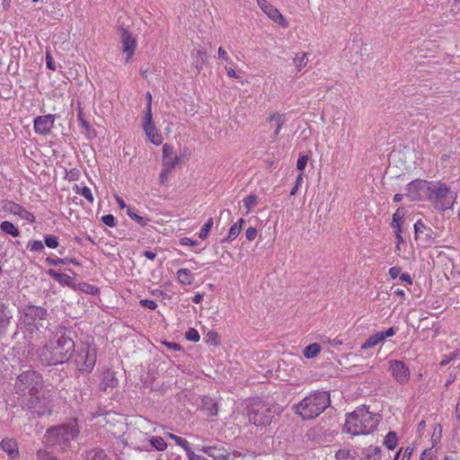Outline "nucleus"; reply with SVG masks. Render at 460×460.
<instances>
[{
    "label": "nucleus",
    "mask_w": 460,
    "mask_h": 460,
    "mask_svg": "<svg viewBox=\"0 0 460 460\" xmlns=\"http://www.w3.org/2000/svg\"><path fill=\"white\" fill-rule=\"evenodd\" d=\"M150 121H153V118H152V104L151 103H147L146 107V111H145V116H144L143 122H150Z\"/></svg>",
    "instance_id": "nucleus-57"
},
{
    "label": "nucleus",
    "mask_w": 460,
    "mask_h": 460,
    "mask_svg": "<svg viewBox=\"0 0 460 460\" xmlns=\"http://www.w3.org/2000/svg\"><path fill=\"white\" fill-rule=\"evenodd\" d=\"M180 243L181 245H190V246H193V245H197L198 244V242L196 240H192L190 238H188V237H183L180 240Z\"/></svg>",
    "instance_id": "nucleus-61"
},
{
    "label": "nucleus",
    "mask_w": 460,
    "mask_h": 460,
    "mask_svg": "<svg viewBox=\"0 0 460 460\" xmlns=\"http://www.w3.org/2000/svg\"><path fill=\"white\" fill-rule=\"evenodd\" d=\"M0 447L4 452H6L11 456L18 453L16 442L12 438L3 439L2 442L0 443Z\"/></svg>",
    "instance_id": "nucleus-28"
},
{
    "label": "nucleus",
    "mask_w": 460,
    "mask_h": 460,
    "mask_svg": "<svg viewBox=\"0 0 460 460\" xmlns=\"http://www.w3.org/2000/svg\"><path fill=\"white\" fill-rule=\"evenodd\" d=\"M79 434L75 420L50 427L47 429L43 439L47 447H57L62 451L71 448V442Z\"/></svg>",
    "instance_id": "nucleus-4"
},
{
    "label": "nucleus",
    "mask_w": 460,
    "mask_h": 460,
    "mask_svg": "<svg viewBox=\"0 0 460 460\" xmlns=\"http://www.w3.org/2000/svg\"><path fill=\"white\" fill-rule=\"evenodd\" d=\"M47 274L56 279L60 285L75 289V283L70 276L58 272L53 269H49Z\"/></svg>",
    "instance_id": "nucleus-22"
},
{
    "label": "nucleus",
    "mask_w": 460,
    "mask_h": 460,
    "mask_svg": "<svg viewBox=\"0 0 460 460\" xmlns=\"http://www.w3.org/2000/svg\"><path fill=\"white\" fill-rule=\"evenodd\" d=\"M414 234L416 240L420 237L421 234H424V241L427 243H431L433 241L432 229L428 227L420 219L414 224Z\"/></svg>",
    "instance_id": "nucleus-23"
},
{
    "label": "nucleus",
    "mask_w": 460,
    "mask_h": 460,
    "mask_svg": "<svg viewBox=\"0 0 460 460\" xmlns=\"http://www.w3.org/2000/svg\"><path fill=\"white\" fill-rule=\"evenodd\" d=\"M201 451L212 457L214 460H228L230 453L223 447L216 446L202 447Z\"/></svg>",
    "instance_id": "nucleus-21"
},
{
    "label": "nucleus",
    "mask_w": 460,
    "mask_h": 460,
    "mask_svg": "<svg viewBox=\"0 0 460 460\" xmlns=\"http://www.w3.org/2000/svg\"><path fill=\"white\" fill-rule=\"evenodd\" d=\"M12 319V310L8 305L0 302V339L5 336Z\"/></svg>",
    "instance_id": "nucleus-17"
},
{
    "label": "nucleus",
    "mask_w": 460,
    "mask_h": 460,
    "mask_svg": "<svg viewBox=\"0 0 460 460\" xmlns=\"http://www.w3.org/2000/svg\"><path fill=\"white\" fill-rule=\"evenodd\" d=\"M0 230L6 234H10L13 237H17L20 234V231L15 227V226L9 221H3L0 223Z\"/></svg>",
    "instance_id": "nucleus-32"
},
{
    "label": "nucleus",
    "mask_w": 460,
    "mask_h": 460,
    "mask_svg": "<svg viewBox=\"0 0 460 460\" xmlns=\"http://www.w3.org/2000/svg\"><path fill=\"white\" fill-rule=\"evenodd\" d=\"M389 370L393 377L400 385L406 384L410 379V369L403 361L391 360L389 362Z\"/></svg>",
    "instance_id": "nucleus-13"
},
{
    "label": "nucleus",
    "mask_w": 460,
    "mask_h": 460,
    "mask_svg": "<svg viewBox=\"0 0 460 460\" xmlns=\"http://www.w3.org/2000/svg\"><path fill=\"white\" fill-rule=\"evenodd\" d=\"M74 290H78L90 295H95L99 292V288L96 286L88 284L86 282H80L75 284Z\"/></svg>",
    "instance_id": "nucleus-33"
},
{
    "label": "nucleus",
    "mask_w": 460,
    "mask_h": 460,
    "mask_svg": "<svg viewBox=\"0 0 460 460\" xmlns=\"http://www.w3.org/2000/svg\"><path fill=\"white\" fill-rule=\"evenodd\" d=\"M186 455H187V457L189 460H207L206 458H204L203 456H199V455H196L192 450L191 448L190 447L187 451H186Z\"/></svg>",
    "instance_id": "nucleus-59"
},
{
    "label": "nucleus",
    "mask_w": 460,
    "mask_h": 460,
    "mask_svg": "<svg viewBox=\"0 0 460 460\" xmlns=\"http://www.w3.org/2000/svg\"><path fill=\"white\" fill-rule=\"evenodd\" d=\"M431 184L432 181L420 179L414 180L408 183L406 196L411 200L427 199Z\"/></svg>",
    "instance_id": "nucleus-11"
},
{
    "label": "nucleus",
    "mask_w": 460,
    "mask_h": 460,
    "mask_svg": "<svg viewBox=\"0 0 460 460\" xmlns=\"http://www.w3.org/2000/svg\"><path fill=\"white\" fill-rule=\"evenodd\" d=\"M240 232H241V226L233 225L229 229L227 236L226 238H224L222 240V242L224 243V242L234 240L239 235Z\"/></svg>",
    "instance_id": "nucleus-45"
},
{
    "label": "nucleus",
    "mask_w": 460,
    "mask_h": 460,
    "mask_svg": "<svg viewBox=\"0 0 460 460\" xmlns=\"http://www.w3.org/2000/svg\"><path fill=\"white\" fill-rule=\"evenodd\" d=\"M167 436H168V438H170L172 440H174V442L178 446L182 447L185 452L190 447L189 442L185 438H183L181 437H179V436H176V435H174L172 433H168Z\"/></svg>",
    "instance_id": "nucleus-42"
},
{
    "label": "nucleus",
    "mask_w": 460,
    "mask_h": 460,
    "mask_svg": "<svg viewBox=\"0 0 460 460\" xmlns=\"http://www.w3.org/2000/svg\"><path fill=\"white\" fill-rule=\"evenodd\" d=\"M396 251H400V244L404 242L402 232H395Z\"/></svg>",
    "instance_id": "nucleus-63"
},
{
    "label": "nucleus",
    "mask_w": 460,
    "mask_h": 460,
    "mask_svg": "<svg viewBox=\"0 0 460 460\" xmlns=\"http://www.w3.org/2000/svg\"><path fill=\"white\" fill-rule=\"evenodd\" d=\"M398 442L397 434L394 431H389L384 439V445L390 450H394Z\"/></svg>",
    "instance_id": "nucleus-36"
},
{
    "label": "nucleus",
    "mask_w": 460,
    "mask_h": 460,
    "mask_svg": "<svg viewBox=\"0 0 460 460\" xmlns=\"http://www.w3.org/2000/svg\"><path fill=\"white\" fill-rule=\"evenodd\" d=\"M44 243L50 249H56L59 245L58 237L53 234H45Z\"/></svg>",
    "instance_id": "nucleus-43"
},
{
    "label": "nucleus",
    "mask_w": 460,
    "mask_h": 460,
    "mask_svg": "<svg viewBox=\"0 0 460 460\" xmlns=\"http://www.w3.org/2000/svg\"><path fill=\"white\" fill-rule=\"evenodd\" d=\"M293 63H294L296 68L297 69V71H300L308 63L307 53H305V52L296 53L295 58H293Z\"/></svg>",
    "instance_id": "nucleus-35"
},
{
    "label": "nucleus",
    "mask_w": 460,
    "mask_h": 460,
    "mask_svg": "<svg viewBox=\"0 0 460 460\" xmlns=\"http://www.w3.org/2000/svg\"><path fill=\"white\" fill-rule=\"evenodd\" d=\"M404 215L405 213L402 208H398L393 215V221L391 226L395 230V232H402Z\"/></svg>",
    "instance_id": "nucleus-25"
},
{
    "label": "nucleus",
    "mask_w": 460,
    "mask_h": 460,
    "mask_svg": "<svg viewBox=\"0 0 460 460\" xmlns=\"http://www.w3.org/2000/svg\"><path fill=\"white\" fill-rule=\"evenodd\" d=\"M381 334L384 336V340L388 337H392L395 334V329L394 327L389 328L385 332H380Z\"/></svg>",
    "instance_id": "nucleus-64"
},
{
    "label": "nucleus",
    "mask_w": 460,
    "mask_h": 460,
    "mask_svg": "<svg viewBox=\"0 0 460 460\" xmlns=\"http://www.w3.org/2000/svg\"><path fill=\"white\" fill-rule=\"evenodd\" d=\"M257 4L262 12L276 23L279 24L283 28L288 27V22L281 14V13L270 4L267 0H257Z\"/></svg>",
    "instance_id": "nucleus-14"
},
{
    "label": "nucleus",
    "mask_w": 460,
    "mask_h": 460,
    "mask_svg": "<svg viewBox=\"0 0 460 460\" xmlns=\"http://www.w3.org/2000/svg\"><path fill=\"white\" fill-rule=\"evenodd\" d=\"M307 162H308L307 155H300L296 162V168L299 171H303L305 168Z\"/></svg>",
    "instance_id": "nucleus-55"
},
{
    "label": "nucleus",
    "mask_w": 460,
    "mask_h": 460,
    "mask_svg": "<svg viewBox=\"0 0 460 460\" xmlns=\"http://www.w3.org/2000/svg\"><path fill=\"white\" fill-rule=\"evenodd\" d=\"M245 236L248 241H253L257 236V229L252 226L248 227L245 232Z\"/></svg>",
    "instance_id": "nucleus-56"
},
{
    "label": "nucleus",
    "mask_w": 460,
    "mask_h": 460,
    "mask_svg": "<svg viewBox=\"0 0 460 460\" xmlns=\"http://www.w3.org/2000/svg\"><path fill=\"white\" fill-rule=\"evenodd\" d=\"M27 248H29L31 252H40L44 250V244L40 240H35L32 242H29Z\"/></svg>",
    "instance_id": "nucleus-47"
},
{
    "label": "nucleus",
    "mask_w": 460,
    "mask_h": 460,
    "mask_svg": "<svg viewBox=\"0 0 460 460\" xmlns=\"http://www.w3.org/2000/svg\"><path fill=\"white\" fill-rule=\"evenodd\" d=\"M456 193L440 181H432L427 199L439 211L451 209L456 199Z\"/></svg>",
    "instance_id": "nucleus-6"
},
{
    "label": "nucleus",
    "mask_w": 460,
    "mask_h": 460,
    "mask_svg": "<svg viewBox=\"0 0 460 460\" xmlns=\"http://www.w3.org/2000/svg\"><path fill=\"white\" fill-rule=\"evenodd\" d=\"M213 226V218L210 217L205 225L202 226L201 230L199 233V237L200 239H206L208 236L209 231Z\"/></svg>",
    "instance_id": "nucleus-44"
},
{
    "label": "nucleus",
    "mask_w": 460,
    "mask_h": 460,
    "mask_svg": "<svg viewBox=\"0 0 460 460\" xmlns=\"http://www.w3.org/2000/svg\"><path fill=\"white\" fill-rule=\"evenodd\" d=\"M258 204V196L254 194L248 195L243 199V206L246 208L248 214L256 205Z\"/></svg>",
    "instance_id": "nucleus-40"
},
{
    "label": "nucleus",
    "mask_w": 460,
    "mask_h": 460,
    "mask_svg": "<svg viewBox=\"0 0 460 460\" xmlns=\"http://www.w3.org/2000/svg\"><path fill=\"white\" fill-rule=\"evenodd\" d=\"M203 410L208 416L213 417L217 415V404L211 399H208L203 403Z\"/></svg>",
    "instance_id": "nucleus-37"
},
{
    "label": "nucleus",
    "mask_w": 460,
    "mask_h": 460,
    "mask_svg": "<svg viewBox=\"0 0 460 460\" xmlns=\"http://www.w3.org/2000/svg\"><path fill=\"white\" fill-rule=\"evenodd\" d=\"M14 350H20L23 349V358H20V361L27 360L30 355L31 354V351L33 350V345L31 342H25L23 346L18 345L16 348L13 349Z\"/></svg>",
    "instance_id": "nucleus-41"
},
{
    "label": "nucleus",
    "mask_w": 460,
    "mask_h": 460,
    "mask_svg": "<svg viewBox=\"0 0 460 460\" xmlns=\"http://www.w3.org/2000/svg\"><path fill=\"white\" fill-rule=\"evenodd\" d=\"M143 129L150 142L153 144L159 146L163 142V137L158 132L156 127L155 126L153 121L150 122H143Z\"/></svg>",
    "instance_id": "nucleus-19"
},
{
    "label": "nucleus",
    "mask_w": 460,
    "mask_h": 460,
    "mask_svg": "<svg viewBox=\"0 0 460 460\" xmlns=\"http://www.w3.org/2000/svg\"><path fill=\"white\" fill-rule=\"evenodd\" d=\"M74 190L75 191V193L84 197L90 203L93 202V196L92 194L90 188H88L87 186L80 187L79 185L75 184L74 187Z\"/></svg>",
    "instance_id": "nucleus-38"
},
{
    "label": "nucleus",
    "mask_w": 460,
    "mask_h": 460,
    "mask_svg": "<svg viewBox=\"0 0 460 460\" xmlns=\"http://www.w3.org/2000/svg\"><path fill=\"white\" fill-rule=\"evenodd\" d=\"M127 214L131 219L135 220L141 226H146L149 222V218L139 216L137 213V209L134 208L128 207Z\"/></svg>",
    "instance_id": "nucleus-31"
},
{
    "label": "nucleus",
    "mask_w": 460,
    "mask_h": 460,
    "mask_svg": "<svg viewBox=\"0 0 460 460\" xmlns=\"http://www.w3.org/2000/svg\"><path fill=\"white\" fill-rule=\"evenodd\" d=\"M43 386L42 376L32 369L23 371L15 380L14 391L21 398L39 394Z\"/></svg>",
    "instance_id": "nucleus-5"
},
{
    "label": "nucleus",
    "mask_w": 460,
    "mask_h": 460,
    "mask_svg": "<svg viewBox=\"0 0 460 460\" xmlns=\"http://www.w3.org/2000/svg\"><path fill=\"white\" fill-rule=\"evenodd\" d=\"M37 458L39 460H58V458L53 456L50 452L46 449H40L37 452Z\"/></svg>",
    "instance_id": "nucleus-48"
},
{
    "label": "nucleus",
    "mask_w": 460,
    "mask_h": 460,
    "mask_svg": "<svg viewBox=\"0 0 460 460\" xmlns=\"http://www.w3.org/2000/svg\"><path fill=\"white\" fill-rule=\"evenodd\" d=\"M206 341L209 344H218V334L214 331H209L206 335Z\"/></svg>",
    "instance_id": "nucleus-53"
},
{
    "label": "nucleus",
    "mask_w": 460,
    "mask_h": 460,
    "mask_svg": "<svg viewBox=\"0 0 460 460\" xmlns=\"http://www.w3.org/2000/svg\"><path fill=\"white\" fill-rule=\"evenodd\" d=\"M379 420L376 414L368 411V407L361 405L347 414L343 431L353 436L371 433L378 425Z\"/></svg>",
    "instance_id": "nucleus-2"
},
{
    "label": "nucleus",
    "mask_w": 460,
    "mask_h": 460,
    "mask_svg": "<svg viewBox=\"0 0 460 460\" xmlns=\"http://www.w3.org/2000/svg\"><path fill=\"white\" fill-rule=\"evenodd\" d=\"M177 279L182 285H191L194 281V276L188 269H180L177 271Z\"/></svg>",
    "instance_id": "nucleus-26"
},
{
    "label": "nucleus",
    "mask_w": 460,
    "mask_h": 460,
    "mask_svg": "<svg viewBox=\"0 0 460 460\" xmlns=\"http://www.w3.org/2000/svg\"><path fill=\"white\" fill-rule=\"evenodd\" d=\"M185 338L190 341H193V342H198L200 339L199 337V334L198 332V331L194 328H190L186 333H185Z\"/></svg>",
    "instance_id": "nucleus-50"
},
{
    "label": "nucleus",
    "mask_w": 460,
    "mask_h": 460,
    "mask_svg": "<svg viewBox=\"0 0 460 460\" xmlns=\"http://www.w3.org/2000/svg\"><path fill=\"white\" fill-rule=\"evenodd\" d=\"M77 119H78V121L80 123V125L86 130V131H90L91 129V125L89 122H87L84 118V112H83V110L81 108V106L79 105L78 108H77Z\"/></svg>",
    "instance_id": "nucleus-46"
},
{
    "label": "nucleus",
    "mask_w": 460,
    "mask_h": 460,
    "mask_svg": "<svg viewBox=\"0 0 460 460\" xmlns=\"http://www.w3.org/2000/svg\"><path fill=\"white\" fill-rule=\"evenodd\" d=\"M85 458L87 460H109L103 449L93 448L85 452Z\"/></svg>",
    "instance_id": "nucleus-29"
},
{
    "label": "nucleus",
    "mask_w": 460,
    "mask_h": 460,
    "mask_svg": "<svg viewBox=\"0 0 460 460\" xmlns=\"http://www.w3.org/2000/svg\"><path fill=\"white\" fill-rule=\"evenodd\" d=\"M102 222L110 227H114L116 226V218L111 214L103 216L102 217Z\"/></svg>",
    "instance_id": "nucleus-54"
},
{
    "label": "nucleus",
    "mask_w": 460,
    "mask_h": 460,
    "mask_svg": "<svg viewBox=\"0 0 460 460\" xmlns=\"http://www.w3.org/2000/svg\"><path fill=\"white\" fill-rule=\"evenodd\" d=\"M149 443L158 451H164L167 448V443L162 437H152Z\"/></svg>",
    "instance_id": "nucleus-39"
},
{
    "label": "nucleus",
    "mask_w": 460,
    "mask_h": 460,
    "mask_svg": "<svg viewBox=\"0 0 460 460\" xmlns=\"http://www.w3.org/2000/svg\"><path fill=\"white\" fill-rule=\"evenodd\" d=\"M402 269L400 267L394 266L390 268L389 270V275L392 279H396L397 277H400Z\"/></svg>",
    "instance_id": "nucleus-60"
},
{
    "label": "nucleus",
    "mask_w": 460,
    "mask_h": 460,
    "mask_svg": "<svg viewBox=\"0 0 460 460\" xmlns=\"http://www.w3.org/2000/svg\"><path fill=\"white\" fill-rule=\"evenodd\" d=\"M384 341V336L380 332H376L369 336L366 341L361 345V349H367L375 347L378 343Z\"/></svg>",
    "instance_id": "nucleus-30"
},
{
    "label": "nucleus",
    "mask_w": 460,
    "mask_h": 460,
    "mask_svg": "<svg viewBox=\"0 0 460 460\" xmlns=\"http://www.w3.org/2000/svg\"><path fill=\"white\" fill-rule=\"evenodd\" d=\"M118 385L119 381L114 371L108 369L103 372L102 381L99 385L101 391L107 392L108 390L117 387Z\"/></svg>",
    "instance_id": "nucleus-18"
},
{
    "label": "nucleus",
    "mask_w": 460,
    "mask_h": 460,
    "mask_svg": "<svg viewBox=\"0 0 460 460\" xmlns=\"http://www.w3.org/2000/svg\"><path fill=\"white\" fill-rule=\"evenodd\" d=\"M174 168L163 167L160 174H159V182L161 184H166L168 181L169 174Z\"/></svg>",
    "instance_id": "nucleus-51"
},
{
    "label": "nucleus",
    "mask_w": 460,
    "mask_h": 460,
    "mask_svg": "<svg viewBox=\"0 0 460 460\" xmlns=\"http://www.w3.org/2000/svg\"><path fill=\"white\" fill-rule=\"evenodd\" d=\"M321 351V345L318 343H312L306 346L303 350V355L306 358H313L316 357Z\"/></svg>",
    "instance_id": "nucleus-34"
},
{
    "label": "nucleus",
    "mask_w": 460,
    "mask_h": 460,
    "mask_svg": "<svg viewBox=\"0 0 460 460\" xmlns=\"http://www.w3.org/2000/svg\"><path fill=\"white\" fill-rule=\"evenodd\" d=\"M196 54H197V58L195 60V65L198 69H200L202 67V65L206 61L207 53H206V51L198 49Z\"/></svg>",
    "instance_id": "nucleus-49"
},
{
    "label": "nucleus",
    "mask_w": 460,
    "mask_h": 460,
    "mask_svg": "<svg viewBox=\"0 0 460 460\" xmlns=\"http://www.w3.org/2000/svg\"><path fill=\"white\" fill-rule=\"evenodd\" d=\"M75 352V344L70 332L58 326L53 337L39 350V360L43 366H56L70 360Z\"/></svg>",
    "instance_id": "nucleus-1"
},
{
    "label": "nucleus",
    "mask_w": 460,
    "mask_h": 460,
    "mask_svg": "<svg viewBox=\"0 0 460 460\" xmlns=\"http://www.w3.org/2000/svg\"><path fill=\"white\" fill-rule=\"evenodd\" d=\"M55 114L37 116L33 119V127L36 134L47 136L51 133L56 120Z\"/></svg>",
    "instance_id": "nucleus-12"
},
{
    "label": "nucleus",
    "mask_w": 460,
    "mask_h": 460,
    "mask_svg": "<svg viewBox=\"0 0 460 460\" xmlns=\"http://www.w3.org/2000/svg\"><path fill=\"white\" fill-rule=\"evenodd\" d=\"M363 460H380L381 448L379 447H368L363 451Z\"/></svg>",
    "instance_id": "nucleus-27"
},
{
    "label": "nucleus",
    "mask_w": 460,
    "mask_h": 460,
    "mask_svg": "<svg viewBox=\"0 0 460 460\" xmlns=\"http://www.w3.org/2000/svg\"><path fill=\"white\" fill-rule=\"evenodd\" d=\"M268 120L275 123L276 128H275V131L273 132L271 137L273 139H277L282 126L287 121V119L284 114H280L279 112H274L269 116Z\"/></svg>",
    "instance_id": "nucleus-24"
},
{
    "label": "nucleus",
    "mask_w": 460,
    "mask_h": 460,
    "mask_svg": "<svg viewBox=\"0 0 460 460\" xmlns=\"http://www.w3.org/2000/svg\"><path fill=\"white\" fill-rule=\"evenodd\" d=\"M174 148L172 145L165 143L163 146V155H162V166L175 168L176 165L180 163V157L178 155H173Z\"/></svg>",
    "instance_id": "nucleus-16"
},
{
    "label": "nucleus",
    "mask_w": 460,
    "mask_h": 460,
    "mask_svg": "<svg viewBox=\"0 0 460 460\" xmlns=\"http://www.w3.org/2000/svg\"><path fill=\"white\" fill-rule=\"evenodd\" d=\"M140 305L145 306L150 310H155L157 307V305L155 301L149 299H142L140 300Z\"/></svg>",
    "instance_id": "nucleus-58"
},
{
    "label": "nucleus",
    "mask_w": 460,
    "mask_h": 460,
    "mask_svg": "<svg viewBox=\"0 0 460 460\" xmlns=\"http://www.w3.org/2000/svg\"><path fill=\"white\" fill-rule=\"evenodd\" d=\"M97 358L96 349L86 345L82 347L75 357L77 369L84 374H89L93 369Z\"/></svg>",
    "instance_id": "nucleus-10"
},
{
    "label": "nucleus",
    "mask_w": 460,
    "mask_h": 460,
    "mask_svg": "<svg viewBox=\"0 0 460 460\" xmlns=\"http://www.w3.org/2000/svg\"><path fill=\"white\" fill-rule=\"evenodd\" d=\"M46 63H47V67L50 70H55L56 69V66L54 65V61L50 56V54L49 52H47V55H46Z\"/></svg>",
    "instance_id": "nucleus-62"
},
{
    "label": "nucleus",
    "mask_w": 460,
    "mask_h": 460,
    "mask_svg": "<svg viewBox=\"0 0 460 460\" xmlns=\"http://www.w3.org/2000/svg\"><path fill=\"white\" fill-rule=\"evenodd\" d=\"M120 42L122 44V52L126 54V62H128L135 53L137 40L128 29L120 28Z\"/></svg>",
    "instance_id": "nucleus-15"
},
{
    "label": "nucleus",
    "mask_w": 460,
    "mask_h": 460,
    "mask_svg": "<svg viewBox=\"0 0 460 460\" xmlns=\"http://www.w3.org/2000/svg\"><path fill=\"white\" fill-rule=\"evenodd\" d=\"M278 407L275 405H267L264 403H254L248 410V418L250 423L255 426L269 425L274 415L277 413Z\"/></svg>",
    "instance_id": "nucleus-9"
},
{
    "label": "nucleus",
    "mask_w": 460,
    "mask_h": 460,
    "mask_svg": "<svg viewBox=\"0 0 460 460\" xmlns=\"http://www.w3.org/2000/svg\"><path fill=\"white\" fill-rule=\"evenodd\" d=\"M66 261H68V258H57L54 259L52 257H47L45 261L48 265L51 266H58L59 264H66Z\"/></svg>",
    "instance_id": "nucleus-52"
},
{
    "label": "nucleus",
    "mask_w": 460,
    "mask_h": 460,
    "mask_svg": "<svg viewBox=\"0 0 460 460\" xmlns=\"http://www.w3.org/2000/svg\"><path fill=\"white\" fill-rule=\"evenodd\" d=\"M20 404L22 410L30 411L33 416L43 417L50 415L52 412L49 401L40 396L39 394L21 398Z\"/></svg>",
    "instance_id": "nucleus-8"
},
{
    "label": "nucleus",
    "mask_w": 460,
    "mask_h": 460,
    "mask_svg": "<svg viewBox=\"0 0 460 460\" xmlns=\"http://www.w3.org/2000/svg\"><path fill=\"white\" fill-rule=\"evenodd\" d=\"M331 404L330 394L325 391H314L298 403L293 405L296 414L303 420H313L323 412Z\"/></svg>",
    "instance_id": "nucleus-3"
},
{
    "label": "nucleus",
    "mask_w": 460,
    "mask_h": 460,
    "mask_svg": "<svg viewBox=\"0 0 460 460\" xmlns=\"http://www.w3.org/2000/svg\"><path fill=\"white\" fill-rule=\"evenodd\" d=\"M22 315L26 329L32 332L44 326L43 322L47 320L49 314L45 307L30 304L23 307Z\"/></svg>",
    "instance_id": "nucleus-7"
},
{
    "label": "nucleus",
    "mask_w": 460,
    "mask_h": 460,
    "mask_svg": "<svg viewBox=\"0 0 460 460\" xmlns=\"http://www.w3.org/2000/svg\"><path fill=\"white\" fill-rule=\"evenodd\" d=\"M7 209L10 213L19 216L22 219H24L30 223L35 222V216L18 203L13 201L9 202V207Z\"/></svg>",
    "instance_id": "nucleus-20"
}]
</instances>
